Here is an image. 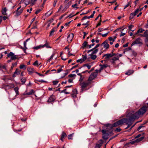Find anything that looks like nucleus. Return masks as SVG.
I'll return each instance as SVG.
<instances>
[{"instance_id":"f257e3e1","label":"nucleus","mask_w":148,"mask_h":148,"mask_svg":"<svg viewBox=\"0 0 148 148\" xmlns=\"http://www.w3.org/2000/svg\"><path fill=\"white\" fill-rule=\"evenodd\" d=\"M147 108L146 106H144L142 107L138 110L136 112L133 111L129 112L126 116V118L121 119L114 123L112 126L113 127H116L119 125H122L124 123L128 124V126L126 129L129 127L131 125V121L138 118L142 116L146 111Z\"/></svg>"},{"instance_id":"f03ea898","label":"nucleus","mask_w":148,"mask_h":148,"mask_svg":"<svg viewBox=\"0 0 148 148\" xmlns=\"http://www.w3.org/2000/svg\"><path fill=\"white\" fill-rule=\"evenodd\" d=\"M92 73H91L90 76L89 77L87 81L85 82H83L80 84L81 86L82 90H84L85 88L88 86L90 88L92 87Z\"/></svg>"},{"instance_id":"7ed1b4c3","label":"nucleus","mask_w":148,"mask_h":148,"mask_svg":"<svg viewBox=\"0 0 148 148\" xmlns=\"http://www.w3.org/2000/svg\"><path fill=\"white\" fill-rule=\"evenodd\" d=\"M11 57V60H15L19 58L16 55H15L12 52H10L8 54L7 56L6 59L10 58Z\"/></svg>"},{"instance_id":"20e7f679","label":"nucleus","mask_w":148,"mask_h":148,"mask_svg":"<svg viewBox=\"0 0 148 148\" xmlns=\"http://www.w3.org/2000/svg\"><path fill=\"white\" fill-rule=\"evenodd\" d=\"M87 53L88 55L87 56V60L90 61L92 59V49L88 50Z\"/></svg>"},{"instance_id":"39448f33","label":"nucleus","mask_w":148,"mask_h":148,"mask_svg":"<svg viewBox=\"0 0 148 148\" xmlns=\"http://www.w3.org/2000/svg\"><path fill=\"white\" fill-rule=\"evenodd\" d=\"M56 99V97L53 94L49 97L47 100V102L49 103H52L55 101Z\"/></svg>"},{"instance_id":"423d86ee","label":"nucleus","mask_w":148,"mask_h":148,"mask_svg":"<svg viewBox=\"0 0 148 148\" xmlns=\"http://www.w3.org/2000/svg\"><path fill=\"white\" fill-rule=\"evenodd\" d=\"M135 44L142 45L143 44L142 40L139 38H137L132 44V45H134Z\"/></svg>"},{"instance_id":"0eeeda50","label":"nucleus","mask_w":148,"mask_h":148,"mask_svg":"<svg viewBox=\"0 0 148 148\" xmlns=\"http://www.w3.org/2000/svg\"><path fill=\"white\" fill-rule=\"evenodd\" d=\"M115 55V54L113 53H107L103 55V57H104V58L106 59V60H107L109 59L110 58L112 57Z\"/></svg>"},{"instance_id":"6e6552de","label":"nucleus","mask_w":148,"mask_h":148,"mask_svg":"<svg viewBox=\"0 0 148 148\" xmlns=\"http://www.w3.org/2000/svg\"><path fill=\"white\" fill-rule=\"evenodd\" d=\"M21 5L16 10V16H18L20 15L23 12V8L21 9Z\"/></svg>"},{"instance_id":"1a4fd4ad","label":"nucleus","mask_w":148,"mask_h":148,"mask_svg":"<svg viewBox=\"0 0 148 148\" xmlns=\"http://www.w3.org/2000/svg\"><path fill=\"white\" fill-rule=\"evenodd\" d=\"M74 37V34L73 33L69 34L67 37V41L69 43H70L72 41Z\"/></svg>"},{"instance_id":"9d476101","label":"nucleus","mask_w":148,"mask_h":148,"mask_svg":"<svg viewBox=\"0 0 148 148\" xmlns=\"http://www.w3.org/2000/svg\"><path fill=\"white\" fill-rule=\"evenodd\" d=\"M77 93V90L76 89H73L72 90V93L71 95V96L75 98L76 97V95Z\"/></svg>"},{"instance_id":"9b49d317","label":"nucleus","mask_w":148,"mask_h":148,"mask_svg":"<svg viewBox=\"0 0 148 148\" xmlns=\"http://www.w3.org/2000/svg\"><path fill=\"white\" fill-rule=\"evenodd\" d=\"M119 58L118 56H114L110 60V61L112 63V64H114L115 63V61L117 60H119Z\"/></svg>"},{"instance_id":"f8f14e48","label":"nucleus","mask_w":148,"mask_h":148,"mask_svg":"<svg viewBox=\"0 0 148 148\" xmlns=\"http://www.w3.org/2000/svg\"><path fill=\"white\" fill-rule=\"evenodd\" d=\"M35 91H34L33 89H31L30 90V91L28 92H25L23 94V95H32L33 93H34Z\"/></svg>"},{"instance_id":"ddd939ff","label":"nucleus","mask_w":148,"mask_h":148,"mask_svg":"<svg viewBox=\"0 0 148 148\" xmlns=\"http://www.w3.org/2000/svg\"><path fill=\"white\" fill-rule=\"evenodd\" d=\"M99 66H100V68L99 71L100 72L101 70L106 68L108 66V65L107 64H104L103 65L100 64Z\"/></svg>"},{"instance_id":"4468645a","label":"nucleus","mask_w":148,"mask_h":148,"mask_svg":"<svg viewBox=\"0 0 148 148\" xmlns=\"http://www.w3.org/2000/svg\"><path fill=\"white\" fill-rule=\"evenodd\" d=\"M7 89L13 88L14 87V84H10L6 85Z\"/></svg>"},{"instance_id":"2eb2a0df","label":"nucleus","mask_w":148,"mask_h":148,"mask_svg":"<svg viewBox=\"0 0 148 148\" xmlns=\"http://www.w3.org/2000/svg\"><path fill=\"white\" fill-rule=\"evenodd\" d=\"M57 30V27H54L50 32L49 34V36H51L53 35V33Z\"/></svg>"},{"instance_id":"dca6fc26","label":"nucleus","mask_w":148,"mask_h":148,"mask_svg":"<svg viewBox=\"0 0 148 148\" xmlns=\"http://www.w3.org/2000/svg\"><path fill=\"white\" fill-rule=\"evenodd\" d=\"M27 71L29 72V74L32 75L33 73L34 70V68H28L27 69Z\"/></svg>"},{"instance_id":"f3484780","label":"nucleus","mask_w":148,"mask_h":148,"mask_svg":"<svg viewBox=\"0 0 148 148\" xmlns=\"http://www.w3.org/2000/svg\"><path fill=\"white\" fill-rule=\"evenodd\" d=\"M99 46V44H97L95 47L93 48V54L96 53L98 51V49L97 48Z\"/></svg>"},{"instance_id":"a211bd4d","label":"nucleus","mask_w":148,"mask_h":148,"mask_svg":"<svg viewBox=\"0 0 148 148\" xmlns=\"http://www.w3.org/2000/svg\"><path fill=\"white\" fill-rule=\"evenodd\" d=\"M67 135L66 134V133L64 132H63L62 133L61 135V137L60 138V140L62 141H63V139L64 138L66 137Z\"/></svg>"},{"instance_id":"6ab92c4d","label":"nucleus","mask_w":148,"mask_h":148,"mask_svg":"<svg viewBox=\"0 0 148 148\" xmlns=\"http://www.w3.org/2000/svg\"><path fill=\"white\" fill-rule=\"evenodd\" d=\"M102 45H103V47L104 48L107 49L109 48V45L107 42L105 41L102 44Z\"/></svg>"},{"instance_id":"aec40b11","label":"nucleus","mask_w":148,"mask_h":148,"mask_svg":"<svg viewBox=\"0 0 148 148\" xmlns=\"http://www.w3.org/2000/svg\"><path fill=\"white\" fill-rule=\"evenodd\" d=\"M71 1H70L68 3L66 4L64 10H66L68 8H69L70 5L71 4Z\"/></svg>"},{"instance_id":"412c9836","label":"nucleus","mask_w":148,"mask_h":148,"mask_svg":"<svg viewBox=\"0 0 148 148\" xmlns=\"http://www.w3.org/2000/svg\"><path fill=\"white\" fill-rule=\"evenodd\" d=\"M45 47H46V48H51V47L49 45V43L46 41L45 44L44 45H42V48H43Z\"/></svg>"},{"instance_id":"4be33fe9","label":"nucleus","mask_w":148,"mask_h":148,"mask_svg":"<svg viewBox=\"0 0 148 148\" xmlns=\"http://www.w3.org/2000/svg\"><path fill=\"white\" fill-rule=\"evenodd\" d=\"M24 2L26 6L28 5L29 3V1H26V0H21L19 4H21Z\"/></svg>"},{"instance_id":"5701e85b","label":"nucleus","mask_w":148,"mask_h":148,"mask_svg":"<svg viewBox=\"0 0 148 148\" xmlns=\"http://www.w3.org/2000/svg\"><path fill=\"white\" fill-rule=\"evenodd\" d=\"M21 81L22 82V84H24L26 81V79L25 77H23L21 79Z\"/></svg>"},{"instance_id":"b1692460","label":"nucleus","mask_w":148,"mask_h":148,"mask_svg":"<svg viewBox=\"0 0 148 148\" xmlns=\"http://www.w3.org/2000/svg\"><path fill=\"white\" fill-rule=\"evenodd\" d=\"M134 72V71H133L129 70L125 73V74L128 75H130L131 74H132Z\"/></svg>"},{"instance_id":"393cba45","label":"nucleus","mask_w":148,"mask_h":148,"mask_svg":"<svg viewBox=\"0 0 148 148\" xmlns=\"http://www.w3.org/2000/svg\"><path fill=\"white\" fill-rule=\"evenodd\" d=\"M7 11L6 8H4L2 9V11H1L2 14L3 15H6V12Z\"/></svg>"},{"instance_id":"a878e982","label":"nucleus","mask_w":148,"mask_h":148,"mask_svg":"<svg viewBox=\"0 0 148 148\" xmlns=\"http://www.w3.org/2000/svg\"><path fill=\"white\" fill-rule=\"evenodd\" d=\"M14 90L15 91L16 95H18L19 94V92L18 91V87H16L14 88Z\"/></svg>"},{"instance_id":"bb28decb","label":"nucleus","mask_w":148,"mask_h":148,"mask_svg":"<svg viewBox=\"0 0 148 148\" xmlns=\"http://www.w3.org/2000/svg\"><path fill=\"white\" fill-rule=\"evenodd\" d=\"M99 71V70H96L95 72H93V79L97 76V73Z\"/></svg>"},{"instance_id":"cd10ccee","label":"nucleus","mask_w":148,"mask_h":148,"mask_svg":"<svg viewBox=\"0 0 148 148\" xmlns=\"http://www.w3.org/2000/svg\"><path fill=\"white\" fill-rule=\"evenodd\" d=\"M42 48V45H41L39 46H37L36 47H34L33 49H34L38 50L40 48Z\"/></svg>"},{"instance_id":"c85d7f7f","label":"nucleus","mask_w":148,"mask_h":148,"mask_svg":"<svg viewBox=\"0 0 148 148\" xmlns=\"http://www.w3.org/2000/svg\"><path fill=\"white\" fill-rule=\"evenodd\" d=\"M87 46H88V45H87V42L86 41H84L83 44H82V47L83 48L86 47Z\"/></svg>"},{"instance_id":"c756f323","label":"nucleus","mask_w":148,"mask_h":148,"mask_svg":"<svg viewBox=\"0 0 148 148\" xmlns=\"http://www.w3.org/2000/svg\"><path fill=\"white\" fill-rule=\"evenodd\" d=\"M136 16L135 14H134V13H131L130 16L129 17V19L130 20H131L134 17Z\"/></svg>"},{"instance_id":"7c9ffc66","label":"nucleus","mask_w":148,"mask_h":148,"mask_svg":"<svg viewBox=\"0 0 148 148\" xmlns=\"http://www.w3.org/2000/svg\"><path fill=\"white\" fill-rule=\"evenodd\" d=\"M26 68V65H25L22 64L19 66V68L21 69H25Z\"/></svg>"},{"instance_id":"2f4dec72","label":"nucleus","mask_w":148,"mask_h":148,"mask_svg":"<svg viewBox=\"0 0 148 148\" xmlns=\"http://www.w3.org/2000/svg\"><path fill=\"white\" fill-rule=\"evenodd\" d=\"M0 88H1L4 89L6 90H7L6 85L3 84L1 86Z\"/></svg>"},{"instance_id":"473e14b6","label":"nucleus","mask_w":148,"mask_h":148,"mask_svg":"<svg viewBox=\"0 0 148 148\" xmlns=\"http://www.w3.org/2000/svg\"><path fill=\"white\" fill-rule=\"evenodd\" d=\"M1 68L6 70V66L5 65H3L0 63V69Z\"/></svg>"},{"instance_id":"72a5a7b5","label":"nucleus","mask_w":148,"mask_h":148,"mask_svg":"<svg viewBox=\"0 0 148 148\" xmlns=\"http://www.w3.org/2000/svg\"><path fill=\"white\" fill-rule=\"evenodd\" d=\"M74 134V133H73L71 134H70L68 136V139L72 140L73 139V135Z\"/></svg>"},{"instance_id":"f704fd0d","label":"nucleus","mask_w":148,"mask_h":148,"mask_svg":"<svg viewBox=\"0 0 148 148\" xmlns=\"http://www.w3.org/2000/svg\"><path fill=\"white\" fill-rule=\"evenodd\" d=\"M101 143H97L96 144V145L94 148H100V147H101Z\"/></svg>"},{"instance_id":"c9c22d12","label":"nucleus","mask_w":148,"mask_h":148,"mask_svg":"<svg viewBox=\"0 0 148 148\" xmlns=\"http://www.w3.org/2000/svg\"><path fill=\"white\" fill-rule=\"evenodd\" d=\"M23 44H24V48H23V47H21V48L23 49L24 51H25L26 49H27V47H26V42L24 41V42H23Z\"/></svg>"},{"instance_id":"e433bc0d","label":"nucleus","mask_w":148,"mask_h":148,"mask_svg":"<svg viewBox=\"0 0 148 148\" xmlns=\"http://www.w3.org/2000/svg\"><path fill=\"white\" fill-rule=\"evenodd\" d=\"M21 72L20 70H19L17 69H16L15 71L14 72V74L19 75L20 74Z\"/></svg>"},{"instance_id":"4c0bfd02","label":"nucleus","mask_w":148,"mask_h":148,"mask_svg":"<svg viewBox=\"0 0 148 148\" xmlns=\"http://www.w3.org/2000/svg\"><path fill=\"white\" fill-rule=\"evenodd\" d=\"M145 31V30L144 29H143L142 28L138 30V31L137 32V33H136V34L138 33H139L142 32L143 31Z\"/></svg>"},{"instance_id":"58836bf2","label":"nucleus","mask_w":148,"mask_h":148,"mask_svg":"<svg viewBox=\"0 0 148 148\" xmlns=\"http://www.w3.org/2000/svg\"><path fill=\"white\" fill-rule=\"evenodd\" d=\"M108 135L107 134H103L102 138L104 139H106L108 138Z\"/></svg>"},{"instance_id":"ea45409f","label":"nucleus","mask_w":148,"mask_h":148,"mask_svg":"<svg viewBox=\"0 0 148 148\" xmlns=\"http://www.w3.org/2000/svg\"><path fill=\"white\" fill-rule=\"evenodd\" d=\"M145 37L147 38L148 37V31L146 30L144 33Z\"/></svg>"},{"instance_id":"a19ab883","label":"nucleus","mask_w":148,"mask_h":148,"mask_svg":"<svg viewBox=\"0 0 148 148\" xmlns=\"http://www.w3.org/2000/svg\"><path fill=\"white\" fill-rule=\"evenodd\" d=\"M58 82H59V81H58L57 80L53 81L52 82L53 84L54 85H56L57 84Z\"/></svg>"},{"instance_id":"79ce46f5","label":"nucleus","mask_w":148,"mask_h":148,"mask_svg":"<svg viewBox=\"0 0 148 148\" xmlns=\"http://www.w3.org/2000/svg\"><path fill=\"white\" fill-rule=\"evenodd\" d=\"M144 137L142 136L141 137L138 139H137L138 142H139L143 140L144 139Z\"/></svg>"},{"instance_id":"37998d69","label":"nucleus","mask_w":148,"mask_h":148,"mask_svg":"<svg viewBox=\"0 0 148 148\" xmlns=\"http://www.w3.org/2000/svg\"><path fill=\"white\" fill-rule=\"evenodd\" d=\"M136 142H138L137 141V139H136L135 140H134V141H131L129 143L130 144L132 145V144H133L134 143H135Z\"/></svg>"},{"instance_id":"c03bdc74","label":"nucleus","mask_w":148,"mask_h":148,"mask_svg":"<svg viewBox=\"0 0 148 148\" xmlns=\"http://www.w3.org/2000/svg\"><path fill=\"white\" fill-rule=\"evenodd\" d=\"M54 55L55 53H53L50 56V58L48 60V61H50L51 60L53 59Z\"/></svg>"},{"instance_id":"a18cd8bd","label":"nucleus","mask_w":148,"mask_h":148,"mask_svg":"<svg viewBox=\"0 0 148 148\" xmlns=\"http://www.w3.org/2000/svg\"><path fill=\"white\" fill-rule=\"evenodd\" d=\"M77 62H80V63H82L84 62L82 59H78L76 61Z\"/></svg>"},{"instance_id":"49530a36","label":"nucleus","mask_w":148,"mask_h":148,"mask_svg":"<svg viewBox=\"0 0 148 148\" xmlns=\"http://www.w3.org/2000/svg\"><path fill=\"white\" fill-rule=\"evenodd\" d=\"M140 11H141V9H138L136 10L134 12V14H135V15H136L138 12Z\"/></svg>"},{"instance_id":"de8ad7c7","label":"nucleus","mask_w":148,"mask_h":148,"mask_svg":"<svg viewBox=\"0 0 148 148\" xmlns=\"http://www.w3.org/2000/svg\"><path fill=\"white\" fill-rule=\"evenodd\" d=\"M42 10V9H39L38 10L35 12V14H38Z\"/></svg>"},{"instance_id":"09e8293b","label":"nucleus","mask_w":148,"mask_h":148,"mask_svg":"<svg viewBox=\"0 0 148 148\" xmlns=\"http://www.w3.org/2000/svg\"><path fill=\"white\" fill-rule=\"evenodd\" d=\"M145 42L146 45L148 47V38H146L145 39Z\"/></svg>"},{"instance_id":"8fccbe9b","label":"nucleus","mask_w":148,"mask_h":148,"mask_svg":"<svg viewBox=\"0 0 148 148\" xmlns=\"http://www.w3.org/2000/svg\"><path fill=\"white\" fill-rule=\"evenodd\" d=\"M84 66L87 67L88 69H90L91 67V66L90 65H89L88 64H84Z\"/></svg>"},{"instance_id":"3c124183","label":"nucleus","mask_w":148,"mask_h":148,"mask_svg":"<svg viewBox=\"0 0 148 148\" xmlns=\"http://www.w3.org/2000/svg\"><path fill=\"white\" fill-rule=\"evenodd\" d=\"M87 56L86 55H85L83 56V57H82V59L84 62L86 59H87Z\"/></svg>"},{"instance_id":"603ef678","label":"nucleus","mask_w":148,"mask_h":148,"mask_svg":"<svg viewBox=\"0 0 148 148\" xmlns=\"http://www.w3.org/2000/svg\"><path fill=\"white\" fill-rule=\"evenodd\" d=\"M131 4V1H130L129 2H128V3L125 5V7L124 8V9H125L127 7H128Z\"/></svg>"},{"instance_id":"864d4df0","label":"nucleus","mask_w":148,"mask_h":148,"mask_svg":"<svg viewBox=\"0 0 148 148\" xmlns=\"http://www.w3.org/2000/svg\"><path fill=\"white\" fill-rule=\"evenodd\" d=\"M76 75L75 74H70L68 75L69 77H72L74 76L75 77Z\"/></svg>"},{"instance_id":"5fc2aeb1","label":"nucleus","mask_w":148,"mask_h":148,"mask_svg":"<svg viewBox=\"0 0 148 148\" xmlns=\"http://www.w3.org/2000/svg\"><path fill=\"white\" fill-rule=\"evenodd\" d=\"M108 40L110 41H112L113 42H114L115 41V39H113L112 37H110L108 38Z\"/></svg>"},{"instance_id":"6e6d98bb","label":"nucleus","mask_w":148,"mask_h":148,"mask_svg":"<svg viewBox=\"0 0 148 148\" xmlns=\"http://www.w3.org/2000/svg\"><path fill=\"white\" fill-rule=\"evenodd\" d=\"M101 132L103 134H107V131L106 130H101Z\"/></svg>"},{"instance_id":"4d7b16f0","label":"nucleus","mask_w":148,"mask_h":148,"mask_svg":"<svg viewBox=\"0 0 148 148\" xmlns=\"http://www.w3.org/2000/svg\"><path fill=\"white\" fill-rule=\"evenodd\" d=\"M90 11H91V10H89L86 12V13H82L80 14V15H82L87 14L88 13H89V12H90Z\"/></svg>"},{"instance_id":"13d9d810","label":"nucleus","mask_w":148,"mask_h":148,"mask_svg":"<svg viewBox=\"0 0 148 148\" xmlns=\"http://www.w3.org/2000/svg\"><path fill=\"white\" fill-rule=\"evenodd\" d=\"M35 73H36V74H38V75L40 76H44V75L38 73L37 72H35Z\"/></svg>"},{"instance_id":"bf43d9fd","label":"nucleus","mask_w":148,"mask_h":148,"mask_svg":"<svg viewBox=\"0 0 148 148\" xmlns=\"http://www.w3.org/2000/svg\"><path fill=\"white\" fill-rule=\"evenodd\" d=\"M37 81L39 82H42V83H47V81H44L43 80H41V79L39 80H38Z\"/></svg>"},{"instance_id":"052dcab7","label":"nucleus","mask_w":148,"mask_h":148,"mask_svg":"<svg viewBox=\"0 0 148 148\" xmlns=\"http://www.w3.org/2000/svg\"><path fill=\"white\" fill-rule=\"evenodd\" d=\"M78 64H77L74 66H73L71 69V70H72L73 69H74L77 67H78Z\"/></svg>"},{"instance_id":"680f3d73","label":"nucleus","mask_w":148,"mask_h":148,"mask_svg":"<svg viewBox=\"0 0 148 148\" xmlns=\"http://www.w3.org/2000/svg\"><path fill=\"white\" fill-rule=\"evenodd\" d=\"M58 1V0H55L53 4V6L55 7L56 4V3Z\"/></svg>"},{"instance_id":"e2e57ef3","label":"nucleus","mask_w":148,"mask_h":148,"mask_svg":"<svg viewBox=\"0 0 148 148\" xmlns=\"http://www.w3.org/2000/svg\"><path fill=\"white\" fill-rule=\"evenodd\" d=\"M66 71L67 72L64 73V76L63 77H62L61 78H63V77H64L65 76H66L68 74V70H66Z\"/></svg>"},{"instance_id":"0e129e2a","label":"nucleus","mask_w":148,"mask_h":148,"mask_svg":"<svg viewBox=\"0 0 148 148\" xmlns=\"http://www.w3.org/2000/svg\"><path fill=\"white\" fill-rule=\"evenodd\" d=\"M77 5V4L76 3L74 4L73 5H72V7L73 8H77V9L78 8L76 7Z\"/></svg>"},{"instance_id":"69168bd1","label":"nucleus","mask_w":148,"mask_h":148,"mask_svg":"<svg viewBox=\"0 0 148 148\" xmlns=\"http://www.w3.org/2000/svg\"><path fill=\"white\" fill-rule=\"evenodd\" d=\"M134 27V26L132 25H130L129 26V29L130 31H132V28Z\"/></svg>"},{"instance_id":"338daca9","label":"nucleus","mask_w":148,"mask_h":148,"mask_svg":"<svg viewBox=\"0 0 148 148\" xmlns=\"http://www.w3.org/2000/svg\"><path fill=\"white\" fill-rule=\"evenodd\" d=\"M108 33V32H107L105 34H102L101 35H102V37H106L107 36Z\"/></svg>"},{"instance_id":"774afa93","label":"nucleus","mask_w":148,"mask_h":148,"mask_svg":"<svg viewBox=\"0 0 148 148\" xmlns=\"http://www.w3.org/2000/svg\"><path fill=\"white\" fill-rule=\"evenodd\" d=\"M17 62H16L14 63H12V65L13 66H16L17 65Z\"/></svg>"}]
</instances>
